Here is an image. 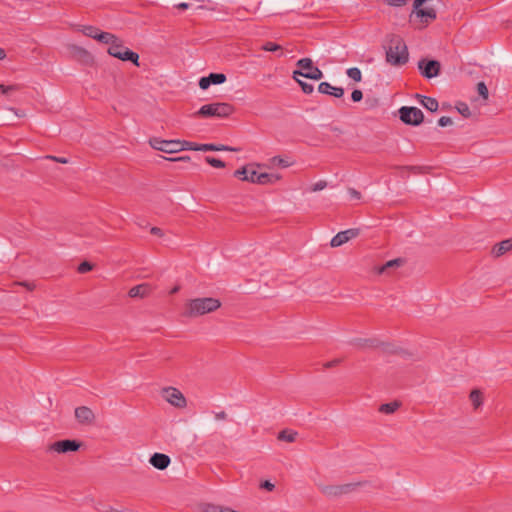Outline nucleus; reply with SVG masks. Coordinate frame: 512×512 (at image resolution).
I'll return each instance as SVG.
<instances>
[{"mask_svg": "<svg viewBox=\"0 0 512 512\" xmlns=\"http://www.w3.org/2000/svg\"><path fill=\"white\" fill-rule=\"evenodd\" d=\"M220 300L213 297H204L192 299L186 305L185 314L189 317L202 316L214 312L220 308Z\"/></svg>", "mask_w": 512, "mask_h": 512, "instance_id": "nucleus-1", "label": "nucleus"}, {"mask_svg": "<svg viewBox=\"0 0 512 512\" xmlns=\"http://www.w3.org/2000/svg\"><path fill=\"white\" fill-rule=\"evenodd\" d=\"M386 61L393 66L404 65L408 61V50L400 37H394L386 51Z\"/></svg>", "mask_w": 512, "mask_h": 512, "instance_id": "nucleus-2", "label": "nucleus"}, {"mask_svg": "<svg viewBox=\"0 0 512 512\" xmlns=\"http://www.w3.org/2000/svg\"><path fill=\"white\" fill-rule=\"evenodd\" d=\"M234 107L230 103L226 102H215L203 105L196 113V116L209 118H227L234 112Z\"/></svg>", "mask_w": 512, "mask_h": 512, "instance_id": "nucleus-3", "label": "nucleus"}, {"mask_svg": "<svg viewBox=\"0 0 512 512\" xmlns=\"http://www.w3.org/2000/svg\"><path fill=\"white\" fill-rule=\"evenodd\" d=\"M432 0H415L413 4V11L410 15V21L413 22L414 18H420L421 22L427 25L436 19L437 13L433 6L430 5Z\"/></svg>", "mask_w": 512, "mask_h": 512, "instance_id": "nucleus-4", "label": "nucleus"}, {"mask_svg": "<svg viewBox=\"0 0 512 512\" xmlns=\"http://www.w3.org/2000/svg\"><path fill=\"white\" fill-rule=\"evenodd\" d=\"M107 53L121 61H130L137 67L140 66L138 53L126 47L120 38L116 39L114 45L108 47Z\"/></svg>", "mask_w": 512, "mask_h": 512, "instance_id": "nucleus-5", "label": "nucleus"}, {"mask_svg": "<svg viewBox=\"0 0 512 512\" xmlns=\"http://www.w3.org/2000/svg\"><path fill=\"white\" fill-rule=\"evenodd\" d=\"M297 66L300 70L293 72V79L297 80V76H302L312 80H320L323 77V72L316 66L310 58H302L297 61Z\"/></svg>", "mask_w": 512, "mask_h": 512, "instance_id": "nucleus-6", "label": "nucleus"}, {"mask_svg": "<svg viewBox=\"0 0 512 512\" xmlns=\"http://www.w3.org/2000/svg\"><path fill=\"white\" fill-rule=\"evenodd\" d=\"M398 113L400 120L407 125L418 126L424 120L423 112L417 107L403 106Z\"/></svg>", "mask_w": 512, "mask_h": 512, "instance_id": "nucleus-7", "label": "nucleus"}, {"mask_svg": "<svg viewBox=\"0 0 512 512\" xmlns=\"http://www.w3.org/2000/svg\"><path fill=\"white\" fill-rule=\"evenodd\" d=\"M161 396L176 408H185L187 400L183 393L175 387H165L161 390Z\"/></svg>", "mask_w": 512, "mask_h": 512, "instance_id": "nucleus-8", "label": "nucleus"}, {"mask_svg": "<svg viewBox=\"0 0 512 512\" xmlns=\"http://www.w3.org/2000/svg\"><path fill=\"white\" fill-rule=\"evenodd\" d=\"M149 142L153 149L168 154L177 153L181 151L180 140H162L160 138H152L150 139Z\"/></svg>", "mask_w": 512, "mask_h": 512, "instance_id": "nucleus-9", "label": "nucleus"}, {"mask_svg": "<svg viewBox=\"0 0 512 512\" xmlns=\"http://www.w3.org/2000/svg\"><path fill=\"white\" fill-rule=\"evenodd\" d=\"M360 484L347 483L342 485H328L321 488V492L327 497H339L354 491Z\"/></svg>", "mask_w": 512, "mask_h": 512, "instance_id": "nucleus-10", "label": "nucleus"}, {"mask_svg": "<svg viewBox=\"0 0 512 512\" xmlns=\"http://www.w3.org/2000/svg\"><path fill=\"white\" fill-rule=\"evenodd\" d=\"M440 67V62L437 60L421 59L418 62V68L422 76L428 79L438 76L440 73Z\"/></svg>", "mask_w": 512, "mask_h": 512, "instance_id": "nucleus-11", "label": "nucleus"}, {"mask_svg": "<svg viewBox=\"0 0 512 512\" xmlns=\"http://www.w3.org/2000/svg\"><path fill=\"white\" fill-rule=\"evenodd\" d=\"M80 442L77 440H60L52 443L48 447V451H55L57 453H68L77 451L80 448Z\"/></svg>", "mask_w": 512, "mask_h": 512, "instance_id": "nucleus-12", "label": "nucleus"}, {"mask_svg": "<svg viewBox=\"0 0 512 512\" xmlns=\"http://www.w3.org/2000/svg\"><path fill=\"white\" fill-rule=\"evenodd\" d=\"M360 234V229L358 228H350L345 231H341L337 233L330 242L331 247H339L349 240L356 238Z\"/></svg>", "mask_w": 512, "mask_h": 512, "instance_id": "nucleus-13", "label": "nucleus"}, {"mask_svg": "<svg viewBox=\"0 0 512 512\" xmlns=\"http://www.w3.org/2000/svg\"><path fill=\"white\" fill-rule=\"evenodd\" d=\"M280 176L276 174H269V173H258L254 169L251 170L249 175V182L254 184H273L280 180Z\"/></svg>", "mask_w": 512, "mask_h": 512, "instance_id": "nucleus-14", "label": "nucleus"}, {"mask_svg": "<svg viewBox=\"0 0 512 512\" xmlns=\"http://www.w3.org/2000/svg\"><path fill=\"white\" fill-rule=\"evenodd\" d=\"M75 417L81 424L90 425L94 422L95 415L93 411L86 406H80L75 409Z\"/></svg>", "mask_w": 512, "mask_h": 512, "instance_id": "nucleus-15", "label": "nucleus"}, {"mask_svg": "<svg viewBox=\"0 0 512 512\" xmlns=\"http://www.w3.org/2000/svg\"><path fill=\"white\" fill-rule=\"evenodd\" d=\"M153 291V287L151 284L149 283H142V284H139V285H136L134 287H132L129 292H128V295L129 297L131 298H146L148 297Z\"/></svg>", "mask_w": 512, "mask_h": 512, "instance_id": "nucleus-16", "label": "nucleus"}, {"mask_svg": "<svg viewBox=\"0 0 512 512\" xmlns=\"http://www.w3.org/2000/svg\"><path fill=\"white\" fill-rule=\"evenodd\" d=\"M150 464L158 469V470H165L171 463V459L168 455L163 453H154L150 459Z\"/></svg>", "mask_w": 512, "mask_h": 512, "instance_id": "nucleus-17", "label": "nucleus"}, {"mask_svg": "<svg viewBox=\"0 0 512 512\" xmlns=\"http://www.w3.org/2000/svg\"><path fill=\"white\" fill-rule=\"evenodd\" d=\"M318 91L335 98H341L344 95V89L342 87L333 86L328 82H321L318 86Z\"/></svg>", "mask_w": 512, "mask_h": 512, "instance_id": "nucleus-18", "label": "nucleus"}, {"mask_svg": "<svg viewBox=\"0 0 512 512\" xmlns=\"http://www.w3.org/2000/svg\"><path fill=\"white\" fill-rule=\"evenodd\" d=\"M512 249V239H507L504 241H501L500 243L494 245L492 248V254L494 257H500L504 255L506 252L510 251Z\"/></svg>", "mask_w": 512, "mask_h": 512, "instance_id": "nucleus-19", "label": "nucleus"}, {"mask_svg": "<svg viewBox=\"0 0 512 512\" xmlns=\"http://www.w3.org/2000/svg\"><path fill=\"white\" fill-rule=\"evenodd\" d=\"M418 98H420L421 105L426 108L427 110L431 112H435L438 110V101L435 98L423 96V95H417Z\"/></svg>", "mask_w": 512, "mask_h": 512, "instance_id": "nucleus-20", "label": "nucleus"}, {"mask_svg": "<svg viewBox=\"0 0 512 512\" xmlns=\"http://www.w3.org/2000/svg\"><path fill=\"white\" fill-rule=\"evenodd\" d=\"M403 263H404V260L402 258H396L393 260H389L378 269V273L384 274L391 269H396V268L401 267L403 265Z\"/></svg>", "mask_w": 512, "mask_h": 512, "instance_id": "nucleus-21", "label": "nucleus"}, {"mask_svg": "<svg viewBox=\"0 0 512 512\" xmlns=\"http://www.w3.org/2000/svg\"><path fill=\"white\" fill-rule=\"evenodd\" d=\"M199 151H236L237 149L231 148L225 145H215V144H200Z\"/></svg>", "mask_w": 512, "mask_h": 512, "instance_id": "nucleus-22", "label": "nucleus"}, {"mask_svg": "<svg viewBox=\"0 0 512 512\" xmlns=\"http://www.w3.org/2000/svg\"><path fill=\"white\" fill-rule=\"evenodd\" d=\"M117 38L118 37L112 33L101 31L99 33V35H97V38L95 40H97L101 43H104V44H108L109 46H112V45H114V42L116 41Z\"/></svg>", "mask_w": 512, "mask_h": 512, "instance_id": "nucleus-23", "label": "nucleus"}, {"mask_svg": "<svg viewBox=\"0 0 512 512\" xmlns=\"http://www.w3.org/2000/svg\"><path fill=\"white\" fill-rule=\"evenodd\" d=\"M253 167V164H250L248 166H244L234 172V176L242 181H248L249 182V175Z\"/></svg>", "mask_w": 512, "mask_h": 512, "instance_id": "nucleus-24", "label": "nucleus"}, {"mask_svg": "<svg viewBox=\"0 0 512 512\" xmlns=\"http://www.w3.org/2000/svg\"><path fill=\"white\" fill-rule=\"evenodd\" d=\"M297 432L290 430H282L278 433V440L292 443L296 440Z\"/></svg>", "mask_w": 512, "mask_h": 512, "instance_id": "nucleus-25", "label": "nucleus"}, {"mask_svg": "<svg viewBox=\"0 0 512 512\" xmlns=\"http://www.w3.org/2000/svg\"><path fill=\"white\" fill-rule=\"evenodd\" d=\"M400 407V403L398 401H394L391 403L382 404L379 407V411L384 414H392Z\"/></svg>", "mask_w": 512, "mask_h": 512, "instance_id": "nucleus-26", "label": "nucleus"}, {"mask_svg": "<svg viewBox=\"0 0 512 512\" xmlns=\"http://www.w3.org/2000/svg\"><path fill=\"white\" fill-rule=\"evenodd\" d=\"M470 400L473 404L474 409H478L482 405V393L478 389H474L470 393Z\"/></svg>", "mask_w": 512, "mask_h": 512, "instance_id": "nucleus-27", "label": "nucleus"}, {"mask_svg": "<svg viewBox=\"0 0 512 512\" xmlns=\"http://www.w3.org/2000/svg\"><path fill=\"white\" fill-rule=\"evenodd\" d=\"M81 31L85 36H88L93 39H96L97 35H99V33L101 32L99 28L94 26H82Z\"/></svg>", "mask_w": 512, "mask_h": 512, "instance_id": "nucleus-28", "label": "nucleus"}, {"mask_svg": "<svg viewBox=\"0 0 512 512\" xmlns=\"http://www.w3.org/2000/svg\"><path fill=\"white\" fill-rule=\"evenodd\" d=\"M346 73H347V76L349 78H351L352 80H354L355 82H360L362 79L361 71L357 67H352V68L347 69Z\"/></svg>", "mask_w": 512, "mask_h": 512, "instance_id": "nucleus-29", "label": "nucleus"}, {"mask_svg": "<svg viewBox=\"0 0 512 512\" xmlns=\"http://www.w3.org/2000/svg\"><path fill=\"white\" fill-rule=\"evenodd\" d=\"M209 80L211 84H222L226 81V76L223 73H210Z\"/></svg>", "mask_w": 512, "mask_h": 512, "instance_id": "nucleus-30", "label": "nucleus"}, {"mask_svg": "<svg viewBox=\"0 0 512 512\" xmlns=\"http://www.w3.org/2000/svg\"><path fill=\"white\" fill-rule=\"evenodd\" d=\"M204 512H230V508L215 504H206Z\"/></svg>", "mask_w": 512, "mask_h": 512, "instance_id": "nucleus-31", "label": "nucleus"}, {"mask_svg": "<svg viewBox=\"0 0 512 512\" xmlns=\"http://www.w3.org/2000/svg\"><path fill=\"white\" fill-rule=\"evenodd\" d=\"M199 145L200 144H197L195 142H190V141H186V140H180L181 151H184V150L199 151V149H198Z\"/></svg>", "mask_w": 512, "mask_h": 512, "instance_id": "nucleus-32", "label": "nucleus"}, {"mask_svg": "<svg viewBox=\"0 0 512 512\" xmlns=\"http://www.w3.org/2000/svg\"><path fill=\"white\" fill-rule=\"evenodd\" d=\"M205 161L209 165H211L212 167H215V168H224L225 167V163L222 160L211 157V156H206Z\"/></svg>", "mask_w": 512, "mask_h": 512, "instance_id": "nucleus-33", "label": "nucleus"}, {"mask_svg": "<svg viewBox=\"0 0 512 512\" xmlns=\"http://www.w3.org/2000/svg\"><path fill=\"white\" fill-rule=\"evenodd\" d=\"M264 51L275 52L282 50V47L274 42H266L261 47Z\"/></svg>", "mask_w": 512, "mask_h": 512, "instance_id": "nucleus-34", "label": "nucleus"}, {"mask_svg": "<svg viewBox=\"0 0 512 512\" xmlns=\"http://www.w3.org/2000/svg\"><path fill=\"white\" fill-rule=\"evenodd\" d=\"M457 110L458 112L465 118H468L471 116V111H470V108L467 104L465 103H459L457 105Z\"/></svg>", "mask_w": 512, "mask_h": 512, "instance_id": "nucleus-35", "label": "nucleus"}, {"mask_svg": "<svg viewBox=\"0 0 512 512\" xmlns=\"http://www.w3.org/2000/svg\"><path fill=\"white\" fill-rule=\"evenodd\" d=\"M273 165L281 166L283 168L288 167L290 164L287 160L281 158L280 156H275L271 159Z\"/></svg>", "mask_w": 512, "mask_h": 512, "instance_id": "nucleus-36", "label": "nucleus"}, {"mask_svg": "<svg viewBox=\"0 0 512 512\" xmlns=\"http://www.w3.org/2000/svg\"><path fill=\"white\" fill-rule=\"evenodd\" d=\"M296 81H297V82H298V84L301 86L302 91H303L304 93H306V94H310V93H312V92H313L314 87H313V85H312V84H309V83H306V82H304V81H301V80H299L298 78H297V80H296Z\"/></svg>", "mask_w": 512, "mask_h": 512, "instance_id": "nucleus-37", "label": "nucleus"}, {"mask_svg": "<svg viewBox=\"0 0 512 512\" xmlns=\"http://www.w3.org/2000/svg\"><path fill=\"white\" fill-rule=\"evenodd\" d=\"M477 91L484 99L488 98V88L484 82H479L477 84Z\"/></svg>", "mask_w": 512, "mask_h": 512, "instance_id": "nucleus-38", "label": "nucleus"}, {"mask_svg": "<svg viewBox=\"0 0 512 512\" xmlns=\"http://www.w3.org/2000/svg\"><path fill=\"white\" fill-rule=\"evenodd\" d=\"M326 187H327V182L325 180H320V181L316 182L311 187V191L312 192L321 191V190L325 189Z\"/></svg>", "mask_w": 512, "mask_h": 512, "instance_id": "nucleus-39", "label": "nucleus"}, {"mask_svg": "<svg viewBox=\"0 0 512 512\" xmlns=\"http://www.w3.org/2000/svg\"><path fill=\"white\" fill-rule=\"evenodd\" d=\"M93 266L90 262L84 261L78 266V272L79 273H86L90 270H92Z\"/></svg>", "mask_w": 512, "mask_h": 512, "instance_id": "nucleus-40", "label": "nucleus"}, {"mask_svg": "<svg viewBox=\"0 0 512 512\" xmlns=\"http://www.w3.org/2000/svg\"><path fill=\"white\" fill-rule=\"evenodd\" d=\"M18 89H19L18 85H8V86L2 85V84L0 85V91L2 92V94H8V93L16 91Z\"/></svg>", "mask_w": 512, "mask_h": 512, "instance_id": "nucleus-41", "label": "nucleus"}, {"mask_svg": "<svg viewBox=\"0 0 512 512\" xmlns=\"http://www.w3.org/2000/svg\"><path fill=\"white\" fill-rule=\"evenodd\" d=\"M351 99L353 102H360L363 99V93L359 89L353 90L351 94Z\"/></svg>", "mask_w": 512, "mask_h": 512, "instance_id": "nucleus-42", "label": "nucleus"}, {"mask_svg": "<svg viewBox=\"0 0 512 512\" xmlns=\"http://www.w3.org/2000/svg\"><path fill=\"white\" fill-rule=\"evenodd\" d=\"M453 123L452 119L450 117H447V116H442L439 120H438V125L441 126V127H446V126H449Z\"/></svg>", "mask_w": 512, "mask_h": 512, "instance_id": "nucleus-43", "label": "nucleus"}, {"mask_svg": "<svg viewBox=\"0 0 512 512\" xmlns=\"http://www.w3.org/2000/svg\"><path fill=\"white\" fill-rule=\"evenodd\" d=\"M211 85L210 83V80H209V76L207 77H202L199 81V87L202 89V90H206L209 88V86Z\"/></svg>", "mask_w": 512, "mask_h": 512, "instance_id": "nucleus-44", "label": "nucleus"}, {"mask_svg": "<svg viewBox=\"0 0 512 512\" xmlns=\"http://www.w3.org/2000/svg\"><path fill=\"white\" fill-rule=\"evenodd\" d=\"M387 4L395 7H400L406 4L407 0H386Z\"/></svg>", "mask_w": 512, "mask_h": 512, "instance_id": "nucleus-45", "label": "nucleus"}, {"mask_svg": "<svg viewBox=\"0 0 512 512\" xmlns=\"http://www.w3.org/2000/svg\"><path fill=\"white\" fill-rule=\"evenodd\" d=\"M166 160H169V161H179V162H189L190 161V157L189 156H180V157H175V158H165Z\"/></svg>", "mask_w": 512, "mask_h": 512, "instance_id": "nucleus-46", "label": "nucleus"}, {"mask_svg": "<svg viewBox=\"0 0 512 512\" xmlns=\"http://www.w3.org/2000/svg\"><path fill=\"white\" fill-rule=\"evenodd\" d=\"M260 486L261 488L266 489L268 491H272L275 487V485L268 480L262 482Z\"/></svg>", "mask_w": 512, "mask_h": 512, "instance_id": "nucleus-47", "label": "nucleus"}, {"mask_svg": "<svg viewBox=\"0 0 512 512\" xmlns=\"http://www.w3.org/2000/svg\"><path fill=\"white\" fill-rule=\"evenodd\" d=\"M350 196L354 199H360L361 198V193L357 190H355L354 188H349L348 190Z\"/></svg>", "mask_w": 512, "mask_h": 512, "instance_id": "nucleus-48", "label": "nucleus"}, {"mask_svg": "<svg viewBox=\"0 0 512 512\" xmlns=\"http://www.w3.org/2000/svg\"><path fill=\"white\" fill-rule=\"evenodd\" d=\"M151 234L162 237L164 235L162 229L159 227H152L150 230Z\"/></svg>", "mask_w": 512, "mask_h": 512, "instance_id": "nucleus-49", "label": "nucleus"}, {"mask_svg": "<svg viewBox=\"0 0 512 512\" xmlns=\"http://www.w3.org/2000/svg\"><path fill=\"white\" fill-rule=\"evenodd\" d=\"M214 416L216 420H225L227 418V414L225 411L216 412Z\"/></svg>", "mask_w": 512, "mask_h": 512, "instance_id": "nucleus-50", "label": "nucleus"}, {"mask_svg": "<svg viewBox=\"0 0 512 512\" xmlns=\"http://www.w3.org/2000/svg\"><path fill=\"white\" fill-rule=\"evenodd\" d=\"M340 362H341L340 359H334L332 361H329V362L325 363L324 367L325 368H331V367H334V366L338 365Z\"/></svg>", "mask_w": 512, "mask_h": 512, "instance_id": "nucleus-51", "label": "nucleus"}, {"mask_svg": "<svg viewBox=\"0 0 512 512\" xmlns=\"http://www.w3.org/2000/svg\"><path fill=\"white\" fill-rule=\"evenodd\" d=\"M48 158L52 159L56 162L63 163V164H66L68 162V160L66 158H62V157L48 156Z\"/></svg>", "mask_w": 512, "mask_h": 512, "instance_id": "nucleus-52", "label": "nucleus"}, {"mask_svg": "<svg viewBox=\"0 0 512 512\" xmlns=\"http://www.w3.org/2000/svg\"><path fill=\"white\" fill-rule=\"evenodd\" d=\"M188 7H189V4L185 3V2H182V3H179L176 5V8H178L180 10H186V9H188Z\"/></svg>", "mask_w": 512, "mask_h": 512, "instance_id": "nucleus-53", "label": "nucleus"}, {"mask_svg": "<svg viewBox=\"0 0 512 512\" xmlns=\"http://www.w3.org/2000/svg\"><path fill=\"white\" fill-rule=\"evenodd\" d=\"M106 512H127V511H125V510H117V509H114L112 507H109Z\"/></svg>", "mask_w": 512, "mask_h": 512, "instance_id": "nucleus-54", "label": "nucleus"}, {"mask_svg": "<svg viewBox=\"0 0 512 512\" xmlns=\"http://www.w3.org/2000/svg\"><path fill=\"white\" fill-rule=\"evenodd\" d=\"M6 57L5 50L0 47V60Z\"/></svg>", "mask_w": 512, "mask_h": 512, "instance_id": "nucleus-55", "label": "nucleus"}, {"mask_svg": "<svg viewBox=\"0 0 512 512\" xmlns=\"http://www.w3.org/2000/svg\"><path fill=\"white\" fill-rule=\"evenodd\" d=\"M179 291V287L178 286H175L172 290H171V294H175Z\"/></svg>", "mask_w": 512, "mask_h": 512, "instance_id": "nucleus-56", "label": "nucleus"}, {"mask_svg": "<svg viewBox=\"0 0 512 512\" xmlns=\"http://www.w3.org/2000/svg\"><path fill=\"white\" fill-rule=\"evenodd\" d=\"M80 52L83 54H88L87 51H85L84 49H80Z\"/></svg>", "mask_w": 512, "mask_h": 512, "instance_id": "nucleus-57", "label": "nucleus"}]
</instances>
